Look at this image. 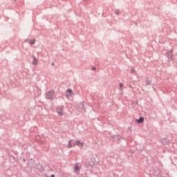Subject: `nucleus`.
I'll use <instances>...</instances> for the list:
<instances>
[{
	"instance_id": "1",
	"label": "nucleus",
	"mask_w": 177,
	"mask_h": 177,
	"mask_svg": "<svg viewBox=\"0 0 177 177\" xmlns=\"http://www.w3.org/2000/svg\"><path fill=\"white\" fill-rule=\"evenodd\" d=\"M53 95H55V91H48L46 94V99H53Z\"/></svg>"
},
{
	"instance_id": "2",
	"label": "nucleus",
	"mask_w": 177,
	"mask_h": 177,
	"mask_svg": "<svg viewBox=\"0 0 177 177\" xmlns=\"http://www.w3.org/2000/svg\"><path fill=\"white\" fill-rule=\"evenodd\" d=\"M73 95V90L71 89H68L66 91V97H67L68 99V97H70V96H72Z\"/></svg>"
},
{
	"instance_id": "3",
	"label": "nucleus",
	"mask_w": 177,
	"mask_h": 177,
	"mask_svg": "<svg viewBox=\"0 0 177 177\" xmlns=\"http://www.w3.org/2000/svg\"><path fill=\"white\" fill-rule=\"evenodd\" d=\"M57 114H59V115H63V106L58 108L57 109Z\"/></svg>"
},
{
	"instance_id": "4",
	"label": "nucleus",
	"mask_w": 177,
	"mask_h": 177,
	"mask_svg": "<svg viewBox=\"0 0 177 177\" xmlns=\"http://www.w3.org/2000/svg\"><path fill=\"white\" fill-rule=\"evenodd\" d=\"M74 146H75V144H73V140H69L68 143V149H71V147H74Z\"/></svg>"
},
{
	"instance_id": "5",
	"label": "nucleus",
	"mask_w": 177,
	"mask_h": 177,
	"mask_svg": "<svg viewBox=\"0 0 177 177\" xmlns=\"http://www.w3.org/2000/svg\"><path fill=\"white\" fill-rule=\"evenodd\" d=\"M76 145L77 146H80V147H84V143L81 142V141L80 140H77L76 141Z\"/></svg>"
},
{
	"instance_id": "6",
	"label": "nucleus",
	"mask_w": 177,
	"mask_h": 177,
	"mask_svg": "<svg viewBox=\"0 0 177 177\" xmlns=\"http://www.w3.org/2000/svg\"><path fill=\"white\" fill-rule=\"evenodd\" d=\"M32 64H33L34 66H37V64H38V61L37 60V58H35V57H33Z\"/></svg>"
},
{
	"instance_id": "7",
	"label": "nucleus",
	"mask_w": 177,
	"mask_h": 177,
	"mask_svg": "<svg viewBox=\"0 0 177 177\" xmlns=\"http://www.w3.org/2000/svg\"><path fill=\"white\" fill-rule=\"evenodd\" d=\"M75 172H76V174H80V167L77 165L75 166Z\"/></svg>"
},
{
	"instance_id": "8",
	"label": "nucleus",
	"mask_w": 177,
	"mask_h": 177,
	"mask_svg": "<svg viewBox=\"0 0 177 177\" xmlns=\"http://www.w3.org/2000/svg\"><path fill=\"white\" fill-rule=\"evenodd\" d=\"M144 120L145 119L143 118H140L138 120H137V122L138 124H142V122H143Z\"/></svg>"
},
{
	"instance_id": "9",
	"label": "nucleus",
	"mask_w": 177,
	"mask_h": 177,
	"mask_svg": "<svg viewBox=\"0 0 177 177\" xmlns=\"http://www.w3.org/2000/svg\"><path fill=\"white\" fill-rule=\"evenodd\" d=\"M29 42L31 45H34V44H35V39H33L32 40H30Z\"/></svg>"
},
{
	"instance_id": "10",
	"label": "nucleus",
	"mask_w": 177,
	"mask_h": 177,
	"mask_svg": "<svg viewBox=\"0 0 177 177\" xmlns=\"http://www.w3.org/2000/svg\"><path fill=\"white\" fill-rule=\"evenodd\" d=\"M120 88L122 89V86H124V84L122 83H120Z\"/></svg>"
},
{
	"instance_id": "11",
	"label": "nucleus",
	"mask_w": 177,
	"mask_h": 177,
	"mask_svg": "<svg viewBox=\"0 0 177 177\" xmlns=\"http://www.w3.org/2000/svg\"><path fill=\"white\" fill-rule=\"evenodd\" d=\"M93 70H96V68L93 67Z\"/></svg>"
},
{
	"instance_id": "12",
	"label": "nucleus",
	"mask_w": 177,
	"mask_h": 177,
	"mask_svg": "<svg viewBox=\"0 0 177 177\" xmlns=\"http://www.w3.org/2000/svg\"><path fill=\"white\" fill-rule=\"evenodd\" d=\"M51 177H55V175L53 174V175L51 176Z\"/></svg>"
}]
</instances>
